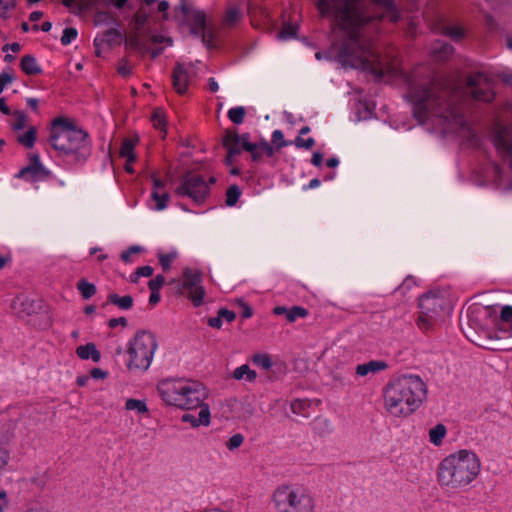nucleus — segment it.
<instances>
[{"instance_id": "obj_1", "label": "nucleus", "mask_w": 512, "mask_h": 512, "mask_svg": "<svg viewBox=\"0 0 512 512\" xmlns=\"http://www.w3.org/2000/svg\"><path fill=\"white\" fill-rule=\"evenodd\" d=\"M322 17H332L344 33L338 60L345 67L362 69L381 79L387 65L380 59L371 41L364 37L361 27L373 19L388 17L397 22L400 14L394 0H314Z\"/></svg>"}, {"instance_id": "obj_2", "label": "nucleus", "mask_w": 512, "mask_h": 512, "mask_svg": "<svg viewBox=\"0 0 512 512\" xmlns=\"http://www.w3.org/2000/svg\"><path fill=\"white\" fill-rule=\"evenodd\" d=\"M461 96L458 88L437 79L424 84H412L408 89L413 115L418 122L422 124L430 117L437 118L445 130L464 125Z\"/></svg>"}, {"instance_id": "obj_3", "label": "nucleus", "mask_w": 512, "mask_h": 512, "mask_svg": "<svg viewBox=\"0 0 512 512\" xmlns=\"http://www.w3.org/2000/svg\"><path fill=\"white\" fill-rule=\"evenodd\" d=\"M427 387L416 375L401 376L389 382L384 391L385 407L394 416H408L423 402Z\"/></svg>"}, {"instance_id": "obj_4", "label": "nucleus", "mask_w": 512, "mask_h": 512, "mask_svg": "<svg viewBox=\"0 0 512 512\" xmlns=\"http://www.w3.org/2000/svg\"><path fill=\"white\" fill-rule=\"evenodd\" d=\"M157 391L167 405L183 410L207 406L204 404V400L207 398L206 388L198 381L165 379L158 383Z\"/></svg>"}, {"instance_id": "obj_5", "label": "nucleus", "mask_w": 512, "mask_h": 512, "mask_svg": "<svg viewBox=\"0 0 512 512\" xmlns=\"http://www.w3.org/2000/svg\"><path fill=\"white\" fill-rule=\"evenodd\" d=\"M480 460L475 453L460 450L446 457L438 468L441 485L459 488L470 484L480 472Z\"/></svg>"}, {"instance_id": "obj_6", "label": "nucleus", "mask_w": 512, "mask_h": 512, "mask_svg": "<svg viewBox=\"0 0 512 512\" xmlns=\"http://www.w3.org/2000/svg\"><path fill=\"white\" fill-rule=\"evenodd\" d=\"M10 307L19 318L37 329L45 330L52 324L49 307L37 296L19 294L12 300Z\"/></svg>"}, {"instance_id": "obj_7", "label": "nucleus", "mask_w": 512, "mask_h": 512, "mask_svg": "<svg viewBox=\"0 0 512 512\" xmlns=\"http://www.w3.org/2000/svg\"><path fill=\"white\" fill-rule=\"evenodd\" d=\"M91 155L89 134L66 117V166H81Z\"/></svg>"}, {"instance_id": "obj_8", "label": "nucleus", "mask_w": 512, "mask_h": 512, "mask_svg": "<svg viewBox=\"0 0 512 512\" xmlns=\"http://www.w3.org/2000/svg\"><path fill=\"white\" fill-rule=\"evenodd\" d=\"M156 348L157 342L153 333L146 330L137 331L127 350L129 355L127 368L146 371L151 364Z\"/></svg>"}, {"instance_id": "obj_9", "label": "nucleus", "mask_w": 512, "mask_h": 512, "mask_svg": "<svg viewBox=\"0 0 512 512\" xmlns=\"http://www.w3.org/2000/svg\"><path fill=\"white\" fill-rule=\"evenodd\" d=\"M273 500L279 512H311L314 507L309 495L298 492L290 486L277 488Z\"/></svg>"}, {"instance_id": "obj_10", "label": "nucleus", "mask_w": 512, "mask_h": 512, "mask_svg": "<svg viewBox=\"0 0 512 512\" xmlns=\"http://www.w3.org/2000/svg\"><path fill=\"white\" fill-rule=\"evenodd\" d=\"M446 299L434 292H428L419 299V316L417 319L418 327L423 331H428L441 318Z\"/></svg>"}, {"instance_id": "obj_11", "label": "nucleus", "mask_w": 512, "mask_h": 512, "mask_svg": "<svg viewBox=\"0 0 512 512\" xmlns=\"http://www.w3.org/2000/svg\"><path fill=\"white\" fill-rule=\"evenodd\" d=\"M178 293L187 297L195 307L202 305L206 291L202 285V273L198 270L185 268L182 279L177 283Z\"/></svg>"}, {"instance_id": "obj_12", "label": "nucleus", "mask_w": 512, "mask_h": 512, "mask_svg": "<svg viewBox=\"0 0 512 512\" xmlns=\"http://www.w3.org/2000/svg\"><path fill=\"white\" fill-rule=\"evenodd\" d=\"M178 196H187L197 204L203 203L209 196L210 189L204 177L199 174L187 172L176 188Z\"/></svg>"}, {"instance_id": "obj_13", "label": "nucleus", "mask_w": 512, "mask_h": 512, "mask_svg": "<svg viewBox=\"0 0 512 512\" xmlns=\"http://www.w3.org/2000/svg\"><path fill=\"white\" fill-rule=\"evenodd\" d=\"M467 86L475 100L491 102L495 97L493 80L482 72L470 75L467 79Z\"/></svg>"}, {"instance_id": "obj_14", "label": "nucleus", "mask_w": 512, "mask_h": 512, "mask_svg": "<svg viewBox=\"0 0 512 512\" xmlns=\"http://www.w3.org/2000/svg\"><path fill=\"white\" fill-rule=\"evenodd\" d=\"M492 140L499 156L512 169V126L496 123Z\"/></svg>"}, {"instance_id": "obj_15", "label": "nucleus", "mask_w": 512, "mask_h": 512, "mask_svg": "<svg viewBox=\"0 0 512 512\" xmlns=\"http://www.w3.org/2000/svg\"><path fill=\"white\" fill-rule=\"evenodd\" d=\"M64 134V115L58 116L51 123L49 128V136L47 138V142L50 146L62 153L64 151V140L62 136Z\"/></svg>"}, {"instance_id": "obj_16", "label": "nucleus", "mask_w": 512, "mask_h": 512, "mask_svg": "<svg viewBox=\"0 0 512 512\" xmlns=\"http://www.w3.org/2000/svg\"><path fill=\"white\" fill-rule=\"evenodd\" d=\"M172 85L175 91L183 95L186 93L189 84V76L183 64L177 63L172 72Z\"/></svg>"}, {"instance_id": "obj_17", "label": "nucleus", "mask_w": 512, "mask_h": 512, "mask_svg": "<svg viewBox=\"0 0 512 512\" xmlns=\"http://www.w3.org/2000/svg\"><path fill=\"white\" fill-rule=\"evenodd\" d=\"M223 147L229 152V156H236L243 150L240 142L239 134L234 131L227 129L222 140Z\"/></svg>"}, {"instance_id": "obj_18", "label": "nucleus", "mask_w": 512, "mask_h": 512, "mask_svg": "<svg viewBox=\"0 0 512 512\" xmlns=\"http://www.w3.org/2000/svg\"><path fill=\"white\" fill-rule=\"evenodd\" d=\"M44 173L45 169L41 164L39 155L32 154L30 156V163L19 171L18 177H26L27 175H30L31 179H35Z\"/></svg>"}, {"instance_id": "obj_19", "label": "nucleus", "mask_w": 512, "mask_h": 512, "mask_svg": "<svg viewBox=\"0 0 512 512\" xmlns=\"http://www.w3.org/2000/svg\"><path fill=\"white\" fill-rule=\"evenodd\" d=\"M181 420L185 423H190L194 428L200 425L208 426L210 424L209 406H201L198 417L191 413H186L182 416Z\"/></svg>"}, {"instance_id": "obj_20", "label": "nucleus", "mask_w": 512, "mask_h": 512, "mask_svg": "<svg viewBox=\"0 0 512 512\" xmlns=\"http://www.w3.org/2000/svg\"><path fill=\"white\" fill-rule=\"evenodd\" d=\"M76 354L80 359H92L95 363L99 362L101 359V353L97 350L94 343H87L86 345L77 347Z\"/></svg>"}, {"instance_id": "obj_21", "label": "nucleus", "mask_w": 512, "mask_h": 512, "mask_svg": "<svg viewBox=\"0 0 512 512\" xmlns=\"http://www.w3.org/2000/svg\"><path fill=\"white\" fill-rule=\"evenodd\" d=\"M387 366L388 365L385 361L371 360L367 363L359 364L356 367V374L363 377L369 373H376L385 370Z\"/></svg>"}, {"instance_id": "obj_22", "label": "nucleus", "mask_w": 512, "mask_h": 512, "mask_svg": "<svg viewBox=\"0 0 512 512\" xmlns=\"http://www.w3.org/2000/svg\"><path fill=\"white\" fill-rule=\"evenodd\" d=\"M432 53L436 59L444 61L454 53V47L443 41H435L432 47Z\"/></svg>"}, {"instance_id": "obj_23", "label": "nucleus", "mask_w": 512, "mask_h": 512, "mask_svg": "<svg viewBox=\"0 0 512 512\" xmlns=\"http://www.w3.org/2000/svg\"><path fill=\"white\" fill-rule=\"evenodd\" d=\"M495 320L500 330L510 331L512 329V306L502 307L499 318H495Z\"/></svg>"}, {"instance_id": "obj_24", "label": "nucleus", "mask_w": 512, "mask_h": 512, "mask_svg": "<svg viewBox=\"0 0 512 512\" xmlns=\"http://www.w3.org/2000/svg\"><path fill=\"white\" fill-rule=\"evenodd\" d=\"M20 67L27 75H38L42 72L40 66L37 64L36 58L30 54L22 57Z\"/></svg>"}, {"instance_id": "obj_25", "label": "nucleus", "mask_w": 512, "mask_h": 512, "mask_svg": "<svg viewBox=\"0 0 512 512\" xmlns=\"http://www.w3.org/2000/svg\"><path fill=\"white\" fill-rule=\"evenodd\" d=\"M107 301L122 310H129L133 306V298L130 295L119 296L116 293H111L108 295Z\"/></svg>"}, {"instance_id": "obj_26", "label": "nucleus", "mask_w": 512, "mask_h": 512, "mask_svg": "<svg viewBox=\"0 0 512 512\" xmlns=\"http://www.w3.org/2000/svg\"><path fill=\"white\" fill-rule=\"evenodd\" d=\"M137 140L126 138L123 140L120 148V156L126 158L127 162H134L136 157L134 154V147Z\"/></svg>"}, {"instance_id": "obj_27", "label": "nucleus", "mask_w": 512, "mask_h": 512, "mask_svg": "<svg viewBox=\"0 0 512 512\" xmlns=\"http://www.w3.org/2000/svg\"><path fill=\"white\" fill-rule=\"evenodd\" d=\"M77 290L85 300L90 299L96 294V286L93 283L88 282L85 278H81L77 282Z\"/></svg>"}, {"instance_id": "obj_28", "label": "nucleus", "mask_w": 512, "mask_h": 512, "mask_svg": "<svg viewBox=\"0 0 512 512\" xmlns=\"http://www.w3.org/2000/svg\"><path fill=\"white\" fill-rule=\"evenodd\" d=\"M257 377L254 370L250 369L249 365L243 364L236 368L233 372V378L236 380L246 379L248 382H253Z\"/></svg>"}, {"instance_id": "obj_29", "label": "nucleus", "mask_w": 512, "mask_h": 512, "mask_svg": "<svg viewBox=\"0 0 512 512\" xmlns=\"http://www.w3.org/2000/svg\"><path fill=\"white\" fill-rule=\"evenodd\" d=\"M494 312V309L490 306H477L470 308L468 311L469 322H474V319L477 318L478 316L492 318Z\"/></svg>"}, {"instance_id": "obj_30", "label": "nucleus", "mask_w": 512, "mask_h": 512, "mask_svg": "<svg viewBox=\"0 0 512 512\" xmlns=\"http://www.w3.org/2000/svg\"><path fill=\"white\" fill-rule=\"evenodd\" d=\"M37 137V128L35 126H31L28 131L18 137V142L24 147L31 149L33 148Z\"/></svg>"}, {"instance_id": "obj_31", "label": "nucleus", "mask_w": 512, "mask_h": 512, "mask_svg": "<svg viewBox=\"0 0 512 512\" xmlns=\"http://www.w3.org/2000/svg\"><path fill=\"white\" fill-rule=\"evenodd\" d=\"M446 435V427L443 424H437L434 428L430 429V441L435 445H440Z\"/></svg>"}, {"instance_id": "obj_32", "label": "nucleus", "mask_w": 512, "mask_h": 512, "mask_svg": "<svg viewBox=\"0 0 512 512\" xmlns=\"http://www.w3.org/2000/svg\"><path fill=\"white\" fill-rule=\"evenodd\" d=\"M241 196V190L238 185H231L226 191V200L225 203L227 206H234L238 202Z\"/></svg>"}, {"instance_id": "obj_33", "label": "nucleus", "mask_w": 512, "mask_h": 512, "mask_svg": "<svg viewBox=\"0 0 512 512\" xmlns=\"http://www.w3.org/2000/svg\"><path fill=\"white\" fill-rule=\"evenodd\" d=\"M151 198L156 202L155 208L157 210H163L167 207L170 195L167 192L160 193L158 190H153Z\"/></svg>"}, {"instance_id": "obj_34", "label": "nucleus", "mask_w": 512, "mask_h": 512, "mask_svg": "<svg viewBox=\"0 0 512 512\" xmlns=\"http://www.w3.org/2000/svg\"><path fill=\"white\" fill-rule=\"evenodd\" d=\"M151 121L156 129L166 133V118L164 112L161 109H155Z\"/></svg>"}, {"instance_id": "obj_35", "label": "nucleus", "mask_w": 512, "mask_h": 512, "mask_svg": "<svg viewBox=\"0 0 512 512\" xmlns=\"http://www.w3.org/2000/svg\"><path fill=\"white\" fill-rule=\"evenodd\" d=\"M246 115V109L242 106L233 107L228 111V118L234 124H242Z\"/></svg>"}, {"instance_id": "obj_36", "label": "nucleus", "mask_w": 512, "mask_h": 512, "mask_svg": "<svg viewBox=\"0 0 512 512\" xmlns=\"http://www.w3.org/2000/svg\"><path fill=\"white\" fill-rule=\"evenodd\" d=\"M308 315V310L301 306H293L288 309L286 319L288 322L292 323L297 318H304Z\"/></svg>"}, {"instance_id": "obj_37", "label": "nucleus", "mask_w": 512, "mask_h": 512, "mask_svg": "<svg viewBox=\"0 0 512 512\" xmlns=\"http://www.w3.org/2000/svg\"><path fill=\"white\" fill-rule=\"evenodd\" d=\"M127 410H137L139 413H148V407L144 401L130 398L125 403Z\"/></svg>"}, {"instance_id": "obj_38", "label": "nucleus", "mask_w": 512, "mask_h": 512, "mask_svg": "<svg viewBox=\"0 0 512 512\" xmlns=\"http://www.w3.org/2000/svg\"><path fill=\"white\" fill-rule=\"evenodd\" d=\"M177 257L176 252L171 253H159L158 258L163 271H169L173 260Z\"/></svg>"}, {"instance_id": "obj_39", "label": "nucleus", "mask_w": 512, "mask_h": 512, "mask_svg": "<svg viewBox=\"0 0 512 512\" xmlns=\"http://www.w3.org/2000/svg\"><path fill=\"white\" fill-rule=\"evenodd\" d=\"M297 25L291 24V23H285L283 25V28L278 33V38L280 39H289L293 38L297 34Z\"/></svg>"}, {"instance_id": "obj_40", "label": "nucleus", "mask_w": 512, "mask_h": 512, "mask_svg": "<svg viewBox=\"0 0 512 512\" xmlns=\"http://www.w3.org/2000/svg\"><path fill=\"white\" fill-rule=\"evenodd\" d=\"M252 362L262 367L265 370H268L272 366V362L270 357L267 354H255L252 356Z\"/></svg>"}, {"instance_id": "obj_41", "label": "nucleus", "mask_w": 512, "mask_h": 512, "mask_svg": "<svg viewBox=\"0 0 512 512\" xmlns=\"http://www.w3.org/2000/svg\"><path fill=\"white\" fill-rule=\"evenodd\" d=\"M443 34L450 37L453 41H460L464 36V31L458 26L445 27L443 29Z\"/></svg>"}, {"instance_id": "obj_42", "label": "nucleus", "mask_w": 512, "mask_h": 512, "mask_svg": "<svg viewBox=\"0 0 512 512\" xmlns=\"http://www.w3.org/2000/svg\"><path fill=\"white\" fill-rule=\"evenodd\" d=\"M191 21L192 26H197L199 29L206 28V15L202 11L194 12Z\"/></svg>"}, {"instance_id": "obj_43", "label": "nucleus", "mask_w": 512, "mask_h": 512, "mask_svg": "<svg viewBox=\"0 0 512 512\" xmlns=\"http://www.w3.org/2000/svg\"><path fill=\"white\" fill-rule=\"evenodd\" d=\"M272 143L275 145L277 151L288 145V142L284 140V135L280 130H275L272 133Z\"/></svg>"}, {"instance_id": "obj_44", "label": "nucleus", "mask_w": 512, "mask_h": 512, "mask_svg": "<svg viewBox=\"0 0 512 512\" xmlns=\"http://www.w3.org/2000/svg\"><path fill=\"white\" fill-rule=\"evenodd\" d=\"M309 407L307 400L296 399L291 403V410L294 414H304Z\"/></svg>"}, {"instance_id": "obj_45", "label": "nucleus", "mask_w": 512, "mask_h": 512, "mask_svg": "<svg viewBox=\"0 0 512 512\" xmlns=\"http://www.w3.org/2000/svg\"><path fill=\"white\" fill-rule=\"evenodd\" d=\"M13 114L16 117V121L13 125V129L14 130L23 129L26 125L27 116L25 115V113L23 111H20V110H15Z\"/></svg>"}, {"instance_id": "obj_46", "label": "nucleus", "mask_w": 512, "mask_h": 512, "mask_svg": "<svg viewBox=\"0 0 512 512\" xmlns=\"http://www.w3.org/2000/svg\"><path fill=\"white\" fill-rule=\"evenodd\" d=\"M244 441V436L240 433L234 434L230 439L227 441L226 446L229 450H234L242 445Z\"/></svg>"}, {"instance_id": "obj_47", "label": "nucleus", "mask_w": 512, "mask_h": 512, "mask_svg": "<svg viewBox=\"0 0 512 512\" xmlns=\"http://www.w3.org/2000/svg\"><path fill=\"white\" fill-rule=\"evenodd\" d=\"M165 284V277L157 275L154 279L148 282V287L151 291H159Z\"/></svg>"}, {"instance_id": "obj_48", "label": "nucleus", "mask_w": 512, "mask_h": 512, "mask_svg": "<svg viewBox=\"0 0 512 512\" xmlns=\"http://www.w3.org/2000/svg\"><path fill=\"white\" fill-rule=\"evenodd\" d=\"M240 18V11L236 7L229 8L225 15L227 24H233Z\"/></svg>"}, {"instance_id": "obj_49", "label": "nucleus", "mask_w": 512, "mask_h": 512, "mask_svg": "<svg viewBox=\"0 0 512 512\" xmlns=\"http://www.w3.org/2000/svg\"><path fill=\"white\" fill-rule=\"evenodd\" d=\"M240 142L243 150L245 151H252L256 148V143H251L249 141L250 135L249 133H243L242 135H239Z\"/></svg>"}, {"instance_id": "obj_50", "label": "nucleus", "mask_w": 512, "mask_h": 512, "mask_svg": "<svg viewBox=\"0 0 512 512\" xmlns=\"http://www.w3.org/2000/svg\"><path fill=\"white\" fill-rule=\"evenodd\" d=\"M295 144L298 148L311 149L315 145L313 138L303 139L300 136L296 138Z\"/></svg>"}, {"instance_id": "obj_51", "label": "nucleus", "mask_w": 512, "mask_h": 512, "mask_svg": "<svg viewBox=\"0 0 512 512\" xmlns=\"http://www.w3.org/2000/svg\"><path fill=\"white\" fill-rule=\"evenodd\" d=\"M259 145V149L262 153H265L268 157H272L275 153L276 148L271 146L267 141L263 140Z\"/></svg>"}, {"instance_id": "obj_52", "label": "nucleus", "mask_w": 512, "mask_h": 512, "mask_svg": "<svg viewBox=\"0 0 512 512\" xmlns=\"http://www.w3.org/2000/svg\"><path fill=\"white\" fill-rule=\"evenodd\" d=\"M218 314L222 319H225L227 322H232L236 317V314L233 311L225 308H221L218 311Z\"/></svg>"}, {"instance_id": "obj_53", "label": "nucleus", "mask_w": 512, "mask_h": 512, "mask_svg": "<svg viewBox=\"0 0 512 512\" xmlns=\"http://www.w3.org/2000/svg\"><path fill=\"white\" fill-rule=\"evenodd\" d=\"M9 461V452L0 447V472L7 466Z\"/></svg>"}, {"instance_id": "obj_54", "label": "nucleus", "mask_w": 512, "mask_h": 512, "mask_svg": "<svg viewBox=\"0 0 512 512\" xmlns=\"http://www.w3.org/2000/svg\"><path fill=\"white\" fill-rule=\"evenodd\" d=\"M238 302L242 308V311H241L242 317L250 318L253 315L252 308L247 303H245L243 300H238Z\"/></svg>"}, {"instance_id": "obj_55", "label": "nucleus", "mask_w": 512, "mask_h": 512, "mask_svg": "<svg viewBox=\"0 0 512 512\" xmlns=\"http://www.w3.org/2000/svg\"><path fill=\"white\" fill-rule=\"evenodd\" d=\"M118 325L126 327L128 325L127 319L125 317L112 318L108 322L110 328H116Z\"/></svg>"}, {"instance_id": "obj_56", "label": "nucleus", "mask_w": 512, "mask_h": 512, "mask_svg": "<svg viewBox=\"0 0 512 512\" xmlns=\"http://www.w3.org/2000/svg\"><path fill=\"white\" fill-rule=\"evenodd\" d=\"M108 373L101 368H93L90 371L89 377H92L93 379H105L107 378Z\"/></svg>"}, {"instance_id": "obj_57", "label": "nucleus", "mask_w": 512, "mask_h": 512, "mask_svg": "<svg viewBox=\"0 0 512 512\" xmlns=\"http://www.w3.org/2000/svg\"><path fill=\"white\" fill-rule=\"evenodd\" d=\"M136 270H137V274L140 275L141 277L142 276L143 277H151L154 272V269L148 265L138 267Z\"/></svg>"}, {"instance_id": "obj_58", "label": "nucleus", "mask_w": 512, "mask_h": 512, "mask_svg": "<svg viewBox=\"0 0 512 512\" xmlns=\"http://www.w3.org/2000/svg\"><path fill=\"white\" fill-rule=\"evenodd\" d=\"M118 73L124 77H127L132 73V68L128 65L127 62H124L121 65H119Z\"/></svg>"}, {"instance_id": "obj_59", "label": "nucleus", "mask_w": 512, "mask_h": 512, "mask_svg": "<svg viewBox=\"0 0 512 512\" xmlns=\"http://www.w3.org/2000/svg\"><path fill=\"white\" fill-rule=\"evenodd\" d=\"M16 5L15 0H0V9L5 13L9 9L14 8Z\"/></svg>"}, {"instance_id": "obj_60", "label": "nucleus", "mask_w": 512, "mask_h": 512, "mask_svg": "<svg viewBox=\"0 0 512 512\" xmlns=\"http://www.w3.org/2000/svg\"><path fill=\"white\" fill-rule=\"evenodd\" d=\"M208 325L210 327L220 329L222 326V318L219 316V314L217 315V317H210L208 319Z\"/></svg>"}, {"instance_id": "obj_61", "label": "nucleus", "mask_w": 512, "mask_h": 512, "mask_svg": "<svg viewBox=\"0 0 512 512\" xmlns=\"http://www.w3.org/2000/svg\"><path fill=\"white\" fill-rule=\"evenodd\" d=\"M129 45L132 49H144V45L141 43L138 36H133L129 39Z\"/></svg>"}, {"instance_id": "obj_62", "label": "nucleus", "mask_w": 512, "mask_h": 512, "mask_svg": "<svg viewBox=\"0 0 512 512\" xmlns=\"http://www.w3.org/2000/svg\"><path fill=\"white\" fill-rule=\"evenodd\" d=\"M77 36V30L72 27L66 28V44L74 40Z\"/></svg>"}, {"instance_id": "obj_63", "label": "nucleus", "mask_w": 512, "mask_h": 512, "mask_svg": "<svg viewBox=\"0 0 512 512\" xmlns=\"http://www.w3.org/2000/svg\"><path fill=\"white\" fill-rule=\"evenodd\" d=\"M7 506H8L7 493L5 491H0V512H4V510Z\"/></svg>"}, {"instance_id": "obj_64", "label": "nucleus", "mask_w": 512, "mask_h": 512, "mask_svg": "<svg viewBox=\"0 0 512 512\" xmlns=\"http://www.w3.org/2000/svg\"><path fill=\"white\" fill-rule=\"evenodd\" d=\"M11 50L13 51L14 53H17L21 50V46L19 43L17 42H14V43H11V44H6L2 47V50L5 52L7 50Z\"/></svg>"}]
</instances>
